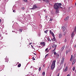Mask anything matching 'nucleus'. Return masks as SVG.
Returning a JSON list of instances; mask_svg holds the SVG:
<instances>
[{
  "instance_id": "nucleus-1",
  "label": "nucleus",
  "mask_w": 76,
  "mask_h": 76,
  "mask_svg": "<svg viewBox=\"0 0 76 76\" xmlns=\"http://www.w3.org/2000/svg\"><path fill=\"white\" fill-rule=\"evenodd\" d=\"M62 5L60 3H55L54 4V8L56 10H58L60 8V7H61V6Z\"/></svg>"
},
{
  "instance_id": "nucleus-2",
  "label": "nucleus",
  "mask_w": 76,
  "mask_h": 76,
  "mask_svg": "<svg viewBox=\"0 0 76 76\" xmlns=\"http://www.w3.org/2000/svg\"><path fill=\"white\" fill-rule=\"evenodd\" d=\"M56 61L55 60L53 61L51 66V70H54V69L55 68L56 66Z\"/></svg>"
},
{
  "instance_id": "nucleus-3",
  "label": "nucleus",
  "mask_w": 76,
  "mask_h": 76,
  "mask_svg": "<svg viewBox=\"0 0 76 76\" xmlns=\"http://www.w3.org/2000/svg\"><path fill=\"white\" fill-rule=\"evenodd\" d=\"M64 57H63L60 63V65L63 66V63H64Z\"/></svg>"
},
{
  "instance_id": "nucleus-4",
  "label": "nucleus",
  "mask_w": 76,
  "mask_h": 76,
  "mask_svg": "<svg viewBox=\"0 0 76 76\" xmlns=\"http://www.w3.org/2000/svg\"><path fill=\"white\" fill-rule=\"evenodd\" d=\"M52 48H54V50H53V51H54L55 50H56V45H53L52 46Z\"/></svg>"
},
{
  "instance_id": "nucleus-5",
  "label": "nucleus",
  "mask_w": 76,
  "mask_h": 76,
  "mask_svg": "<svg viewBox=\"0 0 76 76\" xmlns=\"http://www.w3.org/2000/svg\"><path fill=\"white\" fill-rule=\"evenodd\" d=\"M67 70H68V67L66 66V68L65 69H64L63 71V72H66V71H67Z\"/></svg>"
},
{
  "instance_id": "nucleus-6",
  "label": "nucleus",
  "mask_w": 76,
  "mask_h": 76,
  "mask_svg": "<svg viewBox=\"0 0 76 76\" xmlns=\"http://www.w3.org/2000/svg\"><path fill=\"white\" fill-rule=\"evenodd\" d=\"M71 37L72 38H73L74 37V33L72 32L71 35Z\"/></svg>"
},
{
  "instance_id": "nucleus-7",
  "label": "nucleus",
  "mask_w": 76,
  "mask_h": 76,
  "mask_svg": "<svg viewBox=\"0 0 76 76\" xmlns=\"http://www.w3.org/2000/svg\"><path fill=\"white\" fill-rule=\"evenodd\" d=\"M33 7L34 9H37V5H36V4H35L34 5Z\"/></svg>"
},
{
  "instance_id": "nucleus-8",
  "label": "nucleus",
  "mask_w": 76,
  "mask_h": 76,
  "mask_svg": "<svg viewBox=\"0 0 76 76\" xmlns=\"http://www.w3.org/2000/svg\"><path fill=\"white\" fill-rule=\"evenodd\" d=\"M41 44H42V45H43L44 47L45 45V42H41Z\"/></svg>"
},
{
  "instance_id": "nucleus-9",
  "label": "nucleus",
  "mask_w": 76,
  "mask_h": 76,
  "mask_svg": "<svg viewBox=\"0 0 76 76\" xmlns=\"http://www.w3.org/2000/svg\"><path fill=\"white\" fill-rule=\"evenodd\" d=\"M62 29H63V32L64 31H65V30H66V28H65L64 27V26L62 27Z\"/></svg>"
},
{
  "instance_id": "nucleus-10",
  "label": "nucleus",
  "mask_w": 76,
  "mask_h": 76,
  "mask_svg": "<svg viewBox=\"0 0 76 76\" xmlns=\"http://www.w3.org/2000/svg\"><path fill=\"white\" fill-rule=\"evenodd\" d=\"M70 50H67L66 51V54L67 55V54H68V53H69V52H70Z\"/></svg>"
},
{
  "instance_id": "nucleus-11",
  "label": "nucleus",
  "mask_w": 76,
  "mask_h": 76,
  "mask_svg": "<svg viewBox=\"0 0 76 76\" xmlns=\"http://www.w3.org/2000/svg\"><path fill=\"white\" fill-rule=\"evenodd\" d=\"M43 1H45L46 3H49L48 0H43Z\"/></svg>"
},
{
  "instance_id": "nucleus-12",
  "label": "nucleus",
  "mask_w": 76,
  "mask_h": 76,
  "mask_svg": "<svg viewBox=\"0 0 76 76\" xmlns=\"http://www.w3.org/2000/svg\"><path fill=\"white\" fill-rule=\"evenodd\" d=\"M22 30H23V29H22V28H21L19 29V31L20 32H22Z\"/></svg>"
},
{
  "instance_id": "nucleus-13",
  "label": "nucleus",
  "mask_w": 76,
  "mask_h": 76,
  "mask_svg": "<svg viewBox=\"0 0 76 76\" xmlns=\"http://www.w3.org/2000/svg\"><path fill=\"white\" fill-rule=\"evenodd\" d=\"M62 37V35H61V34H59V38H61Z\"/></svg>"
},
{
  "instance_id": "nucleus-14",
  "label": "nucleus",
  "mask_w": 76,
  "mask_h": 76,
  "mask_svg": "<svg viewBox=\"0 0 76 76\" xmlns=\"http://www.w3.org/2000/svg\"><path fill=\"white\" fill-rule=\"evenodd\" d=\"M59 13V10H57L56 11V14H58V13Z\"/></svg>"
},
{
  "instance_id": "nucleus-15",
  "label": "nucleus",
  "mask_w": 76,
  "mask_h": 76,
  "mask_svg": "<svg viewBox=\"0 0 76 76\" xmlns=\"http://www.w3.org/2000/svg\"><path fill=\"white\" fill-rule=\"evenodd\" d=\"M68 19H69V17H67L64 19V20H68Z\"/></svg>"
},
{
  "instance_id": "nucleus-16",
  "label": "nucleus",
  "mask_w": 76,
  "mask_h": 76,
  "mask_svg": "<svg viewBox=\"0 0 76 76\" xmlns=\"http://www.w3.org/2000/svg\"><path fill=\"white\" fill-rule=\"evenodd\" d=\"M59 54H58V53H57V54H56V57H57V58H58V57H59Z\"/></svg>"
},
{
  "instance_id": "nucleus-17",
  "label": "nucleus",
  "mask_w": 76,
  "mask_h": 76,
  "mask_svg": "<svg viewBox=\"0 0 76 76\" xmlns=\"http://www.w3.org/2000/svg\"><path fill=\"white\" fill-rule=\"evenodd\" d=\"M5 62H8V61H9V59H5Z\"/></svg>"
},
{
  "instance_id": "nucleus-18",
  "label": "nucleus",
  "mask_w": 76,
  "mask_h": 76,
  "mask_svg": "<svg viewBox=\"0 0 76 76\" xmlns=\"http://www.w3.org/2000/svg\"><path fill=\"white\" fill-rule=\"evenodd\" d=\"M47 39L49 41H51V40L50 39V38H47Z\"/></svg>"
},
{
  "instance_id": "nucleus-19",
  "label": "nucleus",
  "mask_w": 76,
  "mask_h": 76,
  "mask_svg": "<svg viewBox=\"0 0 76 76\" xmlns=\"http://www.w3.org/2000/svg\"><path fill=\"white\" fill-rule=\"evenodd\" d=\"M65 48V46H64L63 47H62L61 48V49L62 50H64V48Z\"/></svg>"
},
{
  "instance_id": "nucleus-20",
  "label": "nucleus",
  "mask_w": 76,
  "mask_h": 76,
  "mask_svg": "<svg viewBox=\"0 0 76 76\" xmlns=\"http://www.w3.org/2000/svg\"><path fill=\"white\" fill-rule=\"evenodd\" d=\"M20 66H21V64H18V67H20Z\"/></svg>"
},
{
  "instance_id": "nucleus-21",
  "label": "nucleus",
  "mask_w": 76,
  "mask_h": 76,
  "mask_svg": "<svg viewBox=\"0 0 76 76\" xmlns=\"http://www.w3.org/2000/svg\"><path fill=\"white\" fill-rule=\"evenodd\" d=\"M51 34L52 36H53V37H54V33L53 32L51 33Z\"/></svg>"
},
{
  "instance_id": "nucleus-22",
  "label": "nucleus",
  "mask_w": 76,
  "mask_h": 76,
  "mask_svg": "<svg viewBox=\"0 0 76 76\" xmlns=\"http://www.w3.org/2000/svg\"><path fill=\"white\" fill-rule=\"evenodd\" d=\"M53 41H56V38H55V37H53Z\"/></svg>"
},
{
  "instance_id": "nucleus-23",
  "label": "nucleus",
  "mask_w": 76,
  "mask_h": 76,
  "mask_svg": "<svg viewBox=\"0 0 76 76\" xmlns=\"http://www.w3.org/2000/svg\"><path fill=\"white\" fill-rule=\"evenodd\" d=\"M42 75H43V76H45V72H43L42 73Z\"/></svg>"
},
{
  "instance_id": "nucleus-24",
  "label": "nucleus",
  "mask_w": 76,
  "mask_h": 76,
  "mask_svg": "<svg viewBox=\"0 0 76 76\" xmlns=\"http://www.w3.org/2000/svg\"><path fill=\"white\" fill-rule=\"evenodd\" d=\"M75 70V67L74 66L73 67V69H72V70L73 71H74Z\"/></svg>"
},
{
  "instance_id": "nucleus-25",
  "label": "nucleus",
  "mask_w": 76,
  "mask_h": 76,
  "mask_svg": "<svg viewBox=\"0 0 76 76\" xmlns=\"http://www.w3.org/2000/svg\"><path fill=\"white\" fill-rule=\"evenodd\" d=\"M12 10H13V12H14L15 13L16 12V10H13V9H12Z\"/></svg>"
},
{
  "instance_id": "nucleus-26",
  "label": "nucleus",
  "mask_w": 76,
  "mask_h": 76,
  "mask_svg": "<svg viewBox=\"0 0 76 76\" xmlns=\"http://www.w3.org/2000/svg\"><path fill=\"white\" fill-rule=\"evenodd\" d=\"M66 34H67V32H66V31H65L64 32V35H66Z\"/></svg>"
},
{
  "instance_id": "nucleus-27",
  "label": "nucleus",
  "mask_w": 76,
  "mask_h": 76,
  "mask_svg": "<svg viewBox=\"0 0 76 76\" xmlns=\"http://www.w3.org/2000/svg\"><path fill=\"white\" fill-rule=\"evenodd\" d=\"M72 58H73V55H71V58L70 60H71V59H72Z\"/></svg>"
},
{
  "instance_id": "nucleus-28",
  "label": "nucleus",
  "mask_w": 76,
  "mask_h": 76,
  "mask_svg": "<svg viewBox=\"0 0 76 76\" xmlns=\"http://www.w3.org/2000/svg\"><path fill=\"white\" fill-rule=\"evenodd\" d=\"M54 54L55 55H56V54H57V53H56V52H54Z\"/></svg>"
},
{
  "instance_id": "nucleus-29",
  "label": "nucleus",
  "mask_w": 76,
  "mask_h": 76,
  "mask_svg": "<svg viewBox=\"0 0 76 76\" xmlns=\"http://www.w3.org/2000/svg\"><path fill=\"white\" fill-rule=\"evenodd\" d=\"M33 60H35V58H34V57H33L32 58Z\"/></svg>"
},
{
  "instance_id": "nucleus-30",
  "label": "nucleus",
  "mask_w": 76,
  "mask_h": 76,
  "mask_svg": "<svg viewBox=\"0 0 76 76\" xmlns=\"http://www.w3.org/2000/svg\"><path fill=\"white\" fill-rule=\"evenodd\" d=\"M41 67H40L39 68V71H41Z\"/></svg>"
},
{
  "instance_id": "nucleus-31",
  "label": "nucleus",
  "mask_w": 76,
  "mask_h": 76,
  "mask_svg": "<svg viewBox=\"0 0 76 76\" xmlns=\"http://www.w3.org/2000/svg\"><path fill=\"white\" fill-rule=\"evenodd\" d=\"M24 1L25 2H26V3H27V2H28V0H24Z\"/></svg>"
},
{
  "instance_id": "nucleus-32",
  "label": "nucleus",
  "mask_w": 76,
  "mask_h": 76,
  "mask_svg": "<svg viewBox=\"0 0 76 76\" xmlns=\"http://www.w3.org/2000/svg\"><path fill=\"white\" fill-rule=\"evenodd\" d=\"M48 32V30H46L45 31V33H46V34H47V33Z\"/></svg>"
},
{
  "instance_id": "nucleus-33",
  "label": "nucleus",
  "mask_w": 76,
  "mask_h": 76,
  "mask_svg": "<svg viewBox=\"0 0 76 76\" xmlns=\"http://www.w3.org/2000/svg\"><path fill=\"white\" fill-rule=\"evenodd\" d=\"M67 41V40L66 39H65L64 40V42H66Z\"/></svg>"
},
{
  "instance_id": "nucleus-34",
  "label": "nucleus",
  "mask_w": 76,
  "mask_h": 76,
  "mask_svg": "<svg viewBox=\"0 0 76 76\" xmlns=\"http://www.w3.org/2000/svg\"><path fill=\"white\" fill-rule=\"evenodd\" d=\"M31 47H32V48H33V49H34L35 50V48H34V47H33V46H32V45H31Z\"/></svg>"
},
{
  "instance_id": "nucleus-35",
  "label": "nucleus",
  "mask_w": 76,
  "mask_h": 76,
  "mask_svg": "<svg viewBox=\"0 0 76 76\" xmlns=\"http://www.w3.org/2000/svg\"><path fill=\"white\" fill-rule=\"evenodd\" d=\"M73 62H74V63H75L76 62V59H75L74 60V61H73Z\"/></svg>"
},
{
  "instance_id": "nucleus-36",
  "label": "nucleus",
  "mask_w": 76,
  "mask_h": 76,
  "mask_svg": "<svg viewBox=\"0 0 76 76\" xmlns=\"http://www.w3.org/2000/svg\"><path fill=\"white\" fill-rule=\"evenodd\" d=\"M22 9H23V10H24V9H25V7H22Z\"/></svg>"
},
{
  "instance_id": "nucleus-37",
  "label": "nucleus",
  "mask_w": 76,
  "mask_h": 76,
  "mask_svg": "<svg viewBox=\"0 0 76 76\" xmlns=\"http://www.w3.org/2000/svg\"><path fill=\"white\" fill-rule=\"evenodd\" d=\"M48 56V55L47 54L45 56V58H46V57H47Z\"/></svg>"
},
{
  "instance_id": "nucleus-38",
  "label": "nucleus",
  "mask_w": 76,
  "mask_h": 76,
  "mask_svg": "<svg viewBox=\"0 0 76 76\" xmlns=\"http://www.w3.org/2000/svg\"><path fill=\"white\" fill-rule=\"evenodd\" d=\"M40 34H38V36L39 37H40Z\"/></svg>"
},
{
  "instance_id": "nucleus-39",
  "label": "nucleus",
  "mask_w": 76,
  "mask_h": 76,
  "mask_svg": "<svg viewBox=\"0 0 76 76\" xmlns=\"http://www.w3.org/2000/svg\"><path fill=\"white\" fill-rule=\"evenodd\" d=\"M75 63L74 62H72V65H73V64H75Z\"/></svg>"
},
{
  "instance_id": "nucleus-40",
  "label": "nucleus",
  "mask_w": 76,
  "mask_h": 76,
  "mask_svg": "<svg viewBox=\"0 0 76 76\" xmlns=\"http://www.w3.org/2000/svg\"><path fill=\"white\" fill-rule=\"evenodd\" d=\"M48 49V48H46V49H45V51H47Z\"/></svg>"
},
{
  "instance_id": "nucleus-41",
  "label": "nucleus",
  "mask_w": 76,
  "mask_h": 76,
  "mask_svg": "<svg viewBox=\"0 0 76 76\" xmlns=\"http://www.w3.org/2000/svg\"><path fill=\"white\" fill-rule=\"evenodd\" d=\"M31 10H34V8H33V7L32 8H31Z\"/></svg>"
},
{
  "instance_id": "nucleus-42",
  "label": "nucleus",
  "mask_w": 76,
  "mask_h": 76,
  "mask_svg": "<svg viewBox=\"0 0 76 76\" xmlns=\"http://www.w3.org/2000/svg\"><path fill=\"white\" fill-rule=\"evenodd\" d=\"M51 32H52V31H51L50 30V34H51Z\"/></svg>"
},
{
  "instance_id": "nucleus-43",
  "label": "nucleus",
  "mask_w": 76,
  "mask_h": 76,
  "mask_svg": "<svg viewBox=\"0 0 76 76\" xmlns=\"http://www.w3.org/2000/svg\"><path fill=\"white\" fill-rule=\"evenodd\" d=\"M53 20V19H50V21H52Z\"/></svg>"
},
{
  "instance_id": "nucleus-44",
  "label": "nucleus",
  "mask_w": 76,
  "mask_h": 76,
  "mask_svg": "<svg viewBox=\"0 0 76 76\" xmlns=\"http://www.w3.org/2000/svg\"><path fill=\"white\" fill-rule=\"evenodd\" d=\"M76 75V74H75V73H74V75H73V76H75Z\"/></svg>"
},
{
  "instance_id": "nucleus-45",
  "label": "nucleus",
  "mask_w": 76,
  "mask_h": 76,
  "mask_svg": "<svg viewBox=\"0 0 76 76\" xmlns=\"http://www.w3.org/2000/svg\"><path fill=\"white\" fill-rule=\"evenodd\" d=\"M51 41H54V40H53V39H51Z\"/></svg>"
},
{
  "instance_id": "nucleus-46",
  "label": "nucleus",
  "mask_w": 76,
  "mask_h": 76,
  "mask_svg": "<svg viewBox=\"0 0 76 76\" xmlns=\"http://www.w3.org/2000/svg\"><path fill=\"white\" fill-rule=\"evenodd\" d=\"M31 44H32V43H30L29 44V45H31Z\"/></svg>"
},
{
  "instance_id": "nucleus-47",
  "label": "nucleus",
  "mask_w": 76,
  "mask_h": 76,
  "mask_svg": "<svg viewBox=\"0 0 76 76\" xmlns=\"http://www.w3.org/2000/svg\"><path fill=\"white\" fill-rule=\"evenodd\" d=\"M33 67L32 66H31V67H30V68L31 69Z\"/></svg>"
},
{
  "instance_id": "nucleus-48",
  "label": "nucleus",
  "mask_w": 76,
  "mask_h": 76,
  "mask_svg": "<svg viewBox=\"0 0 76 76\" xmlns=\"http://www.w3.org/2000/svg\"><path fill=\"white\" fill-rule=\"evenodd\" d=\"M67 76H70V75L69 74H68L67 75Z\"/></svg>"
},
{
  "instance_id": "nucleus-49",
  "label": "nucleus",
  "mask_w": 76,
  "mask_h": 76,
  "mask_svg": "<svg viewBox=\"0 0 76 76\" xmlns=\"http://www.w3.org/2000/svg\"><path fill=\"white\" fill-rule=\"evenodd\" d=\"M61 69H62V68L61 67V68H60V70H61Z\"/></svg>"
},
{
  "instance_id": "nucleus-50",
  "label": "nucleus",
  "mask_w": 76,
  "mask_h": 76,
  "mask_svg": "<svg viewBox=\"0 0 76 76\" xmlns=\"http://www.w3.org/2000/svg\"><path fill=\"white\" fill-rule=\"evenodd\" d=\"M38 1H41V0H38Z\"/></svg>"
},
{
  "instance_id": "nucleus-51",
  "label": "nucleus",
  "mask_w": 76,
  "mask_h": 76,
  "mask_svg": "<svg viewBox=\"0 0 76 76\" xmlns=\"http://www.w3.org/2000/svg\"><path fill=\"white\" fill-rule=\"evenodd\" d=\"M74 47L75 48H76V45H75V46H74Z\"/></svg>"
},
{
  "instance_id": "nucleus-52",
  "label": "nucleus",
  "mask_w": 76,
  "mask_h": 76,
  "mask_svg": "<svg viewBox=\"0 0 76 76\" xmlns=\"http://www.w3.org/2000/svg\"><path fill=\"white\" fill-rule=\"evenodd\" d=\"M50 49H51V47H50Z\"/></svg>"
},
{
  "instance_id": "nucleus-53",
  "label": "nucleus",
  "mask_w": 76,
  "mask_h": 76,
  "mask_svg": "<svg viewBox=\"0 0 76 76\" xmlns=\"http://www.w3.org/2000/svg\"><path fill=\"white\" fill-rule=\"evenodd\" d=\"M34 55H36V54H35V53H34Z\"/></svg>"
},
{
  "instance_id": "nucleus-54",
  "label": "nucleus",
  "mask_w": 76,
  "mask_h": 76,
  "mask_svg": "<svg viewBox=\"0 0 76 76\" xmlns=\"http://www.w3.org/2000/svg\"><path fill=\"white\" fill-rule=\"evenodd\" d=\"M1 19H0V22H1Z\"/></svg>"
},
{
  "instance_id": "nucleus-55",
  "label": "nucleus",
  "mask_w": 76,
  "mask_h": 76,
  "mask_svg": "<svg viewBox=\"0 0 76 76\" xmlns=\"http://www.w3.org/2000/svg\"><path fill=\"white\" fill-rule=\"evenodd\" d=\"M48 16L47 15L46 16V18H47Z\"/></svg>"
},
{
  "instance_id": "nucleus-56",
  "label": "nucleus",
  "mask_w": 76,
  "mask_h": 76,
  "mask_svg": "<svg viewBox=\"0 0 76 76\" xmlns=\"http://www.w3.org/2000/svg\"><path fill=\"white\" fill-rule=\"evenodd\" d=\"M19 62H17V64H19Z\"/></svg>"
},
{
  "instance_id": "nucleus-57",
  "label": "nucleus",
  "mask_w": 76,
  "mask_h": 76,
  "mask_svg": "<svg viewBox=\"0 0 76 76\" xmlns=\"http://www.w3.org/2000/svg\"><path fill=\"white\" fill-rule=\"evenodd\" d=\"M75 5L76 6V2L75 3Z\"/></svg>"
},
{
  "instance_id": "nucleus-58",
  "label": "nucleus",
  "mask_w": 76,
  "mask_h": 76,
  "mask_svg": "<svg viewBox=\"0 0 76 76\" xmlns=\"http://www.w3.org/2000/svg\"><path fill=\"white\" fill-rule=\"evenodd\" d=\"M12 32H13V31H12Z\"/></svg>"
},
{
  "instance_id": "nucleus-59",
  "label": "nucleus",
  "mask_w": 76,
  "mask_h": 76,
  "mask_svg": "<svg viewBox=\"0 0 76 76\" xmlns=\"http://www.w3.org/2000/svg\"><path fill=\"white\" fill-rule=\"evenodd\" d=\"M61 8H62V7H61Z\"/></svg>"
},
{
  "instance_id": "nucleus-60",
  "label": "nucleus",
  "mask_w": 76,
  "mask_h": 76,
  "mask_svg": "<svg viewBox=\"0 0 76 76\" xmlns=\"http://www.w3.org/2000/svg\"><path fill=\"white\" fill-rule=\"evenodd\" d=\"M13 7H14H14H13Z\"/></svg>"
},
{
  "instance_id": "nucleus-61",
  "label": "nucleus",
  "mask_w": 76,
  "mask_h": 76,
  "mask_svg": "<svg viewBox=\"0 0 76 76\" xmlns=\"http://www.w3.org/2000/svg\"><path fill=\"white\" fill-rule=\"evenodd\" d=\"M23 0V1H24L25 0Z\"/></svg>"
},
{
  "instance_id": "nucleus-62",
  "label": "nucleus",
  "mask_w": 76,
  "mask_h": 76,
  "mask_svg": "<svg viewBox=\"0 0 76 76\" xmlns=\"http://www.w3.org/2000/svg\"><path fill=\"white\" fill-rule=\"evenodd\" d=\"M1 36V35H0Z\"/></svg>"
}]
</instances>
